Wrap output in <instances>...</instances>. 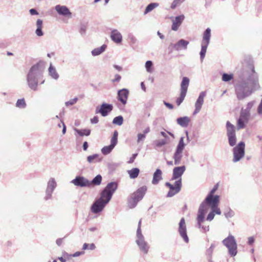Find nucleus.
Masks as SVG:
<instances>
[{"label": "nucleus", "instance_id": "obj_1", "mask_svg": "<svg viewBox=\"0 0 262 262\" xmlns=\"http://www.w3.org/2000/svg\"><path fill=\"white\" fill-rule=\"evenodd\" d=\"M219 184H216L213 188L210 190L209 194L205 199L204 201L200 206L198 216L196 218L197 225L198 227L204 232L209 231V226L205 223V212L206 210V203L219 204L220 196L214 195V193L219 188Z\"/></svg>", "mask_w": 262, "mask_h": 262}, {"label": "nucleus", "instance_id": "obj_2", "mask_svg": "<svg viewBox=\"0 0 262 262\" xmlns=\"http://www.w3.org/2000/svg\"><path fill=\"white\" fill-rule=\"evenodd\" d=\"M42 76V71L40 66L36 64L33 66L27 75V82L30 89L34 91L37 90L39 80Z\"/></svg>", "mask_w": 262, "mask_h": 262}, {"label": "nucleus", "instance_id": "obj_3", "mask_svg": "<svg viewBox=\"0 0 262 262\" xmlns=\"http://www.w3.org/2000/svg\"><path fill=\"white\" fill-rule=\"evenodd\" d=\"M147 187L145 186H143L133 193L128 199V207L130 209L135 208L138 203L143 199Z\"/></svg>", "mask_w": 262, "mask_h": 262}, {"label": "nucleus", "instance_id": "obj_4", "mask_svg": "<svg viewBox=\"0 0 262 262\" xmlns=\"http://www.w3.org/2000/svg\"><path fill=\"white\" fill-rule=\"evenodd\" d=\"M223 245L228 250L229 254L232 256H235L237 253V244L235 237L231 234L222 241Z\"/></svg>", "mask_w": 262, "mask_h": 262}, {"label": "nucleus", "instance_id": "obj_5", "mask_svg": "<svg viewBox=\"0 0 262 262\" xmlns=\"http://www.w3.org/2000/svg\"><path fill=\"white\" fill-rule=\"evenodd\" d=\"M118 185L116 182H111L107 184L104 189L100 193V197L99 198L104 201L107 204L111 200L112 196L116 189Z\"/></svg>", "mask_w": 262, "mask_h": 262}, {"label": "nucleus", "instance_id": "obj_6", "mask_svg": "<svg viewBox=\"0 0 262 262\" xmlns=\"http://www.w3.org/2000/svg\"><path fill=\"white\" fill-rule=\"evenodd\" d=\"M141 220L138 223V229L137 230L136 243L138 245L140 251L144 254H146L149 250V246L145 241L144 237L141 233Z\"/></svg>", "mask_w": 262, "mask_h": 262}, {"label": "nucleus", "instance_id": "obj_7", "mask_svg": "<svg viewBox=\"0 0 262 262\" xmlns=\"http://www.w3.org/2000/svg\"><path fill=\"white\" fill-rule=\"evenodd\" d=\"M211 38V29L208 28L203 34V38L201 43V50L200 53L201 62L203 61L206 53L207 49L209 44Z\"/></svg>", "mask_w": 262, "mask_h": 262}, {"label": "nucleus", "instance_id": "obj_8", "mask_svg": "<svg viewBox=\"0 0 262 262\" xmlns=\"http://www.w3.org/2000/svg\"><path fill=\"white\" fill-rule=\"evenodd\" d=\"M235 91L237 97L239 100L249 96L253 92L248 84L245 82L238 84L236 86Z\"/></svg>", "mask_w": 262, "mask_h": 262}, {"label": "nucleus", "instance_id": "obj_9", "mask_svg": "<svg viewBox=\"0 0 262 262\" xmlns=\"http://www.w3.org/2000/svg\"><path fill=\"white\" fill-rule=\"evenodd\" d=\"M245 144L244 142H240L233 148V159L234 163L239 161L245 156Z\"/></svg>", "mask_w": 262, "mask_h": 262}, {"label": "nucleus", "instance_id": "obj_10", "mask_svg": "<svg viewBox=\"0 0 262 262\" xmlns=\"http://www.w3.org/2000/svg\"><path fill=\"white\" fill-rule=\"evenodd\" d=\"M189 84V78L186 77H183L181 83L180 96L176 100L177 104L178 106L182 103L186 96Z\"/></svg>", "mask_w": 262, "mask_h": 262}, {"label": "nucleus", "instance_id": "obj_11", "mask_svg": "<svg viewBox=\"0 0 262 262\" xmlns=\"http://www.w3.org/2000/svg\"><path fill=\"white\" fill-rule=\"evenodd\" d=\"M165 185L169 188V191L167 194V196L170 198L178 193L182 187V182L180 180L175 181L173 184L169 182H166Z\"/></svg>", "mask_w": 262, "mask_h": 262}, {"label": "nucleus", "instance_id": "obj_12", "mask_svg": "<svg viewBox=\"0 0 262 262\" xmlns=\"http://www.w3.org/2000/svg\"><path fill=\"white\" fill-rule=\"evenodd\" d=\"M57 187L56 181L54 178H50L47 183L46 190V195L44 199L47 201L52 198V194L54 189Z\"/></svg>", "mask_w": 262, "mask_h": 262}, {"label": "nucleus", "instance_id": "obj_13", "mask_svg": "<svg viewBox=\"0 0 262 262\" xmlns=\"http://www.w3.org/2000/svg\"><path fill=\"white\" fill-rule=\"evenodd\" d=\"M209 205L211 208V212L208 214L207 216L206 220L209 222L212 221L214 217L215 214L221 215V211L220 209L219 208V204L215 203H206V210L205 213L206 212L207 210V205Z\"/></svg>", "mask_w": 262, "mask_h": 262}, {"label": "nucleus", "instance_id": "obj_14", "mask_svg": "<svg viewBox=\"0 0 262 262\" xmlns=\"http://www.w3.org/2000/svg\"><path fill=\"white\" fill-rule=\"evenodd\" d=\"M107 205L104 201L100 199H97L91 206V210L94 213H98L101 212Z\"/></svg>", "mask_w": 262, "mask_h": 262}, {"label": "nucleus", "instance_id": "obj_15", "mask_svg": "<svg viewBox=\"0 0 262 262\" xmlns=\"http://www.w3.org/2000/svg\"><path fill=\"white\" fill-rule=\"evenodd\" d=\"M71 183L75 186L81 187H90V181L82 176H77Z\"/></svg>", "mask_w": 262, "mask_h": 262}, {"label": "nucleus", "instance_id": "obj_16", "mask_svg": "<svg viewBox=\"0 0 262 262\" xmlns=\"http://www.w3.org/2000/svg\"><path fill=\"white\" fill-rule=\"evenodd\" d=\"M179 233L186 243L189 242V238L187 234L186 225L185 219L182 218L179 224Z\"/></svg>", "mask_w": 262, "mask_h": 262}, {"label": "nucleus", "instance_id": "obj_17", "mask_svg": "<svg viewBox=\"0 0 262 262\" xmlns=\"http://www.w3.org/2000/svg\"><path fill=\"white\" fill-rule=\"evenodd\" d=\"M189 43L188 41L181 39L176 43H170L169 48H171L172 49L177 51L182 50H186Z\"/></svg>", "mask_w": 262, "mask_h": 262}, {"label": "nucleus", "instance_id": "obj_18", "mask_svg": "<svg viewBox=\"0 0 262 262\" xmlns=\"http://www.w3.org/2000/svg\"><path fill=\"white\" fill-rule=\"evenodd\" d=\"M55 10L60 15L63 16L68 18L72 17V13L69 8L66 6L57 5L55 7Z\"/></svg>", "mask_w": 262, "mask_h": 262}, {"label": "nucleus", "instance_id": "obj_19", "mask_svg": "<svg viewBox=\"0 0 262 262\" xmlns=\"http://www.w3.org/2000/svg\"><path fill=\"white\" fill-rule=\"evenodd\" d=\"M186 170L185 166L176 167L173 168L172 171V176L170 181L180 180L182 182L181 177Z\"/></svg>", "mask_w": 262, "mask_h": 262}, {"label": "nucleus", "instance_id": "obj_20", "mask_svg": "<svg viewBox=\"0 0 262 262\" xmlns=\"http://www.w3.org/2000/svg\"><path fill=\"white\" fill-rule=\"evenodd\" d=\"M250 118V116L248 115L241 112L240 116L237 122V128L241 129L245 127Z\"/></svg>", "mask_w": 262, "mask_h": 262}, {"label": "nucleus", "instance_id": "obj_21", "mask_svg": "<svg viewBox=\"0 0 262 262\" xmlns=\"http://www.w3.org/2000/svg\"><path fill=\"white\" fill-rule=\"evenodd\" d=\"M205 92H201L195 103V110L193 112V115H196L201 111L202 105L204 103V97L206 96Z\"/></svg>", "mask_w": 262, "mask_h": 262}, {"label": "nucleus", "instance_id": "obj_22", "mask_svg": "<svg viewBox=\"0 0 262 262\" xmlns=\"http://www.w3.org/2000/svg\"><path fill=\"white\" fill-rule=\"evenodd\" d=\"M251 73L248 77V81L252 85L256 86L258 85V75L256 72L253 66L250 67Z\"/></svg>", "mask_w": 262, "mask_h": 262}, {"label": "nucleus", "instance_id": "obj_23", "mask_svg": "<svg viewBox=\"0 0 262 262\" xmlns=\"http://www.w3.org/2000/svg\"><path fill=\"white\" fill-rule=\"evenodd\" d=\"M113 110V105L112 104L103 103L100 108L97 107L96 113H100L102 116H106L108 113Z\"/></svg>", "mask_w": 262, "mask_h": 262}, {"label": "nucleus", "instance_id": "obj_24", "mask_svg": "<svg viewBox=\"0 0 262 262\" xmlns=\"http://www.w3.org/2000/svg\"><path fill=\"white\" fill-rule=\"evenodd\" d=\"M128 95L129 91L126 89H122L118 91L117 98L122 104L125 105L127 103Z\"/></svg>", "mask_w": 262, "mask_h": 262}, {"label": "nucleus", "instance_id": "obj_25", "mask_svg": "<svg viewBox=\"0 0 262 262\" xmlns=\"http://www.w3.org/2000/svg\"><path fill=\"white\" fill-rule=\"evenodd\" d=\"M185 16L183 14L180 15L174 18H172V24L171 26V29L173 31H177L179 27L182 24L184 20Z\"/></svg>", "mask_w": 262, "mask_h": 262}, {"label": "nucleus", "instance_id": "obj_26", "mask_svg": "<svg viewBox=\"0 0 262 262\" xmlns=\"http://www.w3.org/2000/svg\"><path fill=\"white\" fill-rule=\"evenodd\" d=\"M110 37L111 39L116 43L119 44L122 41V35L117 29H113L111 32Z\"/></svg>", "mask_w": 262, "mask_h": 262}, {"label": "nucleus", "instance_id": "obj_27", "mask_svg": "<svg viewBox=\"0 0 262 262\" xmlns=\"http://www.w3.org/2000/svg\"><path fill=\"white\" fill-rule=\"evenodd\" d=\"M162 179V171L159 169H156V171L153 174L152 184L154 185H157Z\"/></svg>", "mask_w": 262, "mask_h": 262}, {"label": "nucleus", "instance_id": "obj_28", "mask_svg": "<svg viewBox=\"0 0 262 262\" xmlns=\"http://www.w3.org/2000/svg\"><path fill=\"white\" fill-rule=\"evenodd\" d=\"M183 151L177 149H176L173 157L175 165H179L181 163L183 156Z\"/></svg>", "mask_w": 262, "mask_h": 262}, {"label": "nucleus", "instance_id": "obj_29", "mask_svg": "<svg viewBox=\"0 0 262 262\" xmlns=\"http://www.w3.org/2000/svg\"><path fill=\"white\" fill-rule=\"evenodd\" d=\"M190 121V118L187 116L180 117L177 119V123L183 127H187Z\"/></svg>", "mask_w": 262, "mask_h": 262}, {"label": "nucleus", "instance_id": "obj_30", "mask_svg": "<svg viewBox=\"0 0 262 262\" xmlns=\"http://www.w3.org/2000/svg\"><path fill=\"white\" fill-rule=\"evenodd\" d=\"M49 74L52 78L57 80L59 78V74H58L56 68L53 67L52 63H50L49 68L48 69Z\"/></svg>", "mask_w": 262, "mask_h": 262}, {"label": "nucleus", "instance_id": "obj_31", "mask_svg": "<svg viewBox=\"0 0 262 262\" xmlns=\"http://www.w3.org/2000/svg\"><path fill=\"white\" fill-rule=\"evenodd\" d=\"M226 126L227 136L236 134L235 127L234 125L231 124L229 121H228L226 122Z\"/></svg>", "mask_w": 262, "mask_h": 262}, {"label": "nucleus", "instance_id": "obj_32", "mask_svg": "<svg viewBox=\"0 0 262 262\" xmlns=\"http://www.w3.org/2000/svg\"><path fill=\"white\" fill-rule=\"evenodd\" d=\"M106 48V45H103L99 48H95L91 51L92 55L93 56H96L100 55L105 51Z\"/></svg>", "mask_w": 262, "mask_h": 262}, {"label": "nucleus", "instance_id": "obj_33", "mask_svg": "<svg viewBox=\"0 0 262 262\" xmlns=\"http://www.w3.org/2000/svg\"><path fill=\"white\" fill-rule=\"evenodd\" d=\"M116 145L111 142L108 146H105L101 148V151L104 155H107L110 154Z\"/></svg>", "mask_w": 262, "mask_h": 262}, {"label": "nucleus", "instance_id": "obj_34", "mask_svg": "<svg viewBox=\"0 0 262 262\" xmlns=\"http://www.w3.org/2000/svg\"><path fill=\"white\" fill-rule=\"evenodd\" d=\"M37 29L35 30V33L38 36H42L43 35V33L42 31V21L38 19L36 21Z\"/></svg>", "mask_w": 262, "mask_h": 262}, {"label": "nucleus", "instance_id": "obj_35", "mask_svg": "<svg viewBox=\"0 0 262 262\" xmlns=\"http://www.w3.org/2000/svg\"><path fill=\"white\" fill-rule=\"evenodd\" d=\"M255 101H252L248 102L246 106V108H242L241 112L248 115L250 116V111L253 107Z\"/></svg>", "mask_w": 262, "mask_h": 262}, {"label": "nucleus", "instance_id": "obj_36", "mask_svg": "<svg viewBox=\"0 0 262 262\" xmlns=\"http://www.w3.org/2000/svg\"><path fill=\"white\" fill-rule=\"evenodd\" d=\"M102 160L101 158H99L98 154H94L87 157V161L89 163L99 162Z\"/></svg>", "mask_w": 262, "mask_h": 262}, {"label": "nucleus", "instance_id": "obj_37", "mask_svg": "<svg viewBox=\"0 0 262 262\" xmlns=\"http://www.w3.org/2000/svg\"><path fill=\"white\" fill-rule=\"evenodd\" d=\"M139 172V169L138 168H134L127 171V172L130 179L136 178L138 176Z\"/></svg>", "mask_w": 262, "mask_h": 262}, {"label": "nucleus", "instance_id": "obj_38", "mask_svg": "<svg viewBox=\"0 0 262 262\" xmlns=\"http://www.w3.org/2000/svg\"><path fill=\"white\" fill-rule=\"evenodd\" d=\"M159 6V4L157 3H150L146 7L145 10L144 12V14L146 15L149 12H151L155 8L158 7Z\"/></svg>", "mask_w": 262, "mask_h": 262}, {"label": "nucleus", "instance_id": "obj_39", "mask_svg": "<svg viewBox=\"0 0 262 262\" xmlns=\"http://www.w3.org/2000/svg\"><path fill=\"white\" fill-rule=\"evenodd\" d=\"M74 131L80 136H88L91 134V130L89 129H78L75 128H74Z\"/></svg>", "mask_w": 262, "mask_h": 262}, {"label": "nucleus", "instance_id": "obj_40", "mask_svg": "<svg viewBox=\"0 0 262 262\" xmlns=\"http://www.w3.org/2000/svg\"><path fill=\"white\" fill-rule=\"evenodd\" d=\"M224 214L227 219H229L232 217L234 215L235 213L233 210L230 208L228 207L224 211Z\"/></svg>", "mask_w": 262, "mask_h": 262}, {"label": "nucleus", "instance_id": "obj_41", "mask_svg": "<svg viewBox=\"0 0 262 262\" xmlns=\"http://www.w3.org/2000/svg\"><path fill=\"white\" fill-rule=\"evenodd\" d=\"M102 181V177L101 175L98 174L96 176L92 181H90V186H92V184L94 185H99Z\"/></svg>", "mask_w": 262, "mask_h": 262}, {"label": "nucleus", "instance_id": "obj_42", "mask_svg": "<svg viewBox=\"0 0 262 262\" xmlns=\"http://www.w3.org/2000/svg\"><path fill=\"white\" fill-rule=\"evenodd\" d=\"M227 137L230 146L232 147L235 146L237 141L236 134L228 136Z\"/></svg>", "mask_w": 262, "mask_h": 262}, {"label": "nucleus", "instance_id": "obj_43", "mask_svg": "<svg viewBox=\"0 0 262 262\" xmlns=\"http://www.w3.org/2000/svg\"><path fill=\"white\" fill-rule=\"evenodd\" d=\"M123 118L121 116L116 117L113 120V123L118 125H121L123 124Z\"/></svg>", "mask_w": 262, "mask_h": 262}, {"label": "nucleus", "instance_id": "obj_44", "mask_svg": "<svg viewBox=\"0 0 262 262\" xmlns=\"http://www.w3.org/2000/svg\"><path fill=\"white\" fill-rule=\"evenodd\" d=\"M152 66V62L150 60H148L145 62V67L148 73H151L153 72Z\"/></svg>", "mask_w": 262, "mask_h": 262}, {"label": "nucleus", "instance_id": "obj_45", "mask_svg": "<svg viewBox=\"0 0 262 262\" xmlns=\"http://www.w3.org/2000/svg\"><path fill=\"white\" fill-rule=\"evenodd\" d=\"M184 137H181L180 139V141L179 142V143H178V145L177 146L176 149L181 150H184L185 146V144L184 143Z\"/></svg>", "mask_w": 262, "mask_h": 262}, {"label": "nucleus", "instance_id": "obj_46", "mask_svg": "<svg viewBox=\"0 0 262 262\" xmlns=\"http://www.w3.org/2000/svg\"><path fill=\"white\" fill-rule=\"evenodd\" d=\"M154 143L157 147H160L167 143L166 139L157 140L154 142Z\"/></svg>", "mask_w": 262, "mask_h": 262}, {"label": "nucleus", "instance_id": "obj_47", "mask_svg": "<svg viewBox=\"0 0 262 262\" xmlns=\"http://www.w3.org/2000/svg\"><path fill=\"white\" fill-rule=\"evenodd\" d=\"M185 0H173L171 5V8L173 9L182 4Z\"/></svg>", "mask_w": 262, "mask_h": 262}, {"label": "nucleus", "instance_id": "obj_48", "mask_svg": "<svg viewBox=\"0 0 262 262\" xmlns=\"http://www.w3.org/2000/svg\"><path fill=\"white\" fill-rule=\"evenodd\" d=\"M233 74H228L226 73L223 74L222 76V80L225 82H228L233 79Z\"/></svg>", "mask_w": 262, "mask_h": 262}, {"label": "nucleus", "instance_id": "obj_49", "mask_svg": "<svg viewBox=\"0 0 262 262\" xmlns=\"http://www.w3.org/2000/svg\"><path fill=\"white\" fill-rule=\"evenodd\" d=\"M78 101V98L77 97H75L73 99H71L70 100L66 101L65 102V105L66 106L68 107L71 105H73L76 103V102Z\"/></svg>", "mask_w": 262, "mask_h": 262}, {"label": "nucleus", "instance_id": "obj_50", "mask_svg": "<svg viewBox=\"0 0 262 262\" xmlns=\"http://www.w3.org/2000/svg\"><path fill=\"white\" fill-rule=\"evenodd\" d=\"M16 105L19 108H24L26 106V103L24 99H18L16 102Z\"/></svg>", "mask_w": 262, "mask_h": 262}, {"label": "nucleus", "instance_id": "obj_51", "mask_svg": "<svg viewBox=\"0 0 262 262\" xmlns=\"http://www.w3.org/2000/svg\"><path fill=\"white\" fill-rule=\"evenodd\" d=\"M95 246L94 244H88L86 243H84L82 247L83 250L90 249V250H94L95 249Z\"/></svg>", "mask_w": 262, "mask_h": 262}, {"label": "nucleus", "instance_id": "obj_52", "mask_svg": "<svg viewBox=\"0 0 262 262\" xmlns=\"http://www.w3.org/2000/svg\"><path fill=\"white\" fill-rule=\"evenodd\" d=\"M118 132L115 130L114 132L113 136V137L111 138V142H112L113 144H115L117 145V142H118V138H118Z\"/></svg>", "mask_w": 262, "mask_h": 262}, {"label": "nucleus", "instance_id": "obj_53", "mask_svg": "<svg viewBox=\"0 0 262 262\" xmlns=\"http://www.w3.org/2000/svg\"><path fill=\"white\" fill-rule=\"evenodd\" d=\"M146 136L141 133H139L137 135V142L140 143L141 141H143L145 138Z\"/></svg>", "mask_w": 262, "mask_h": 262}, {"label": "nucleus", "instance_id": "obj_54", "mask_svg": "<svg viewBox=\"0 0 262 262\" xmlns=\"http://www.w3.org/2000/svg\"><path fill=\"white\" fill-rule=\"evenodd\" d=\"M215 248V244H211L210 247L207 250V254L209 255H211L212 253V252Z\"/></svg>", "mask_w": 262, "mask_h": 262}, {"label": "nucleus", "instance_id": "obj_55", "mask_svg": "<svg viewBox=\"0 0 262 262\" xmlns=\"http://www.w3.org/2000/svg\"><path fill=\"white\" fill-rule=\"evenodd\" d=\"M128 38L132 43H135L137 41L136 37L132 34H129L128 35Z\"/></svg>", "mask_w": 262, "mask_h": 262}, {"label": "nucleus", "instance_id": "obj_56", "mask_svg": "<svg viewBox=\"0 0 262 262\" xmlns=\"http://www.w3.org/2000/svg\"><path fill=\"white\" fill-rule=\"evenodd\" d=\"M255 242V238L253 236H250L248 238V244L252 246Z\"/></svg>", "mask_w": 262, "mask_h": 262}, {"label": "nucleus", "instance_id": "obj_57", "mask_svg": "<svg viewBox=\"0 0 262 262\" xmlns=\"http://www.w3.org/2000/svg\"><path fill=\"white\" fill-rule=\"evenodd\" d=\"M257 112L259 115H262V99L257 107Z\"/></svg>", "mask_w": 262, "mask_h": 262}, {"label": "nucleus", "instance_id": "obj_58", "mask_svg": "<svg viewBox=\"0 0 262 262\" xmlns=\"http://www.w3.org/2000/svg\"><path fill=\"white\" fill-rule=\"evenodd\" d=\"M121 77L119 74H116L115 78L112 80L113 82H119L121 80Z\"/></svg>", "mask_w": 262, "mask_h": 262}, {"label": "nucleus", "instance_id": "obj_59", "mask_svg": "<svg viewBox=\"0 0 262 262\" xmlns=\"http://www.w3.org/2000/svg\"><path fill=\"white\" fill-rule=\"evenodd\" d=\"M91 123L92 124H96L98 122V117L97 116H95L93 118L90 120Z\"/></svg>", "mask_w": 262, "mask_h": 262}, {"label": "nucleus", "instance_id": "obj_60", "mask_svg": "<svg viewBox=\"0 0 262 262\" xmlns=\"http://www.w3.org/2000/svg\"><path fill=\"white\" fill-rule=\"evenodd\" d=\"M29 12L30 13V14L32 15H37L38 14V13L37 12V11L34 9H31L29 10Z\"/></svg>", "mask_w": 262, "mask_h": 262}, {"label": "nucleus", "instance_id": "obj_61", "mask_svg": "<svg viewBox=\"0 0 262 262\" xmlns=\"http://www.w3.org/2000/svg\"><path fill=\"white\" fill-rule=\"evenodd\" d=\"M86 29L84 26H82L80 28L79 32L81 35L84 34L85 33Z\"/></svg>", "mask_w": 262, "mask_h": 262}, {"label": "nucleus", "instance_id": "obj_62", "mask_svg": "<svg viewBox=\"0 0 262 262\" xmlns=\"http://www.w3.org/2000/svg\"><path fill=\"white\" fill-rule=\"evenodd\" d=\"M164 103L168 108H169L170 110H172L173 108V105L170 103H169L166 102H164Z\"/></svg>", "mask_w": 262, "mask_h": 262}, {"label": "nucleus", "instance_id": "obj_63", "mask_svg": "<svg viewBox=\"0 0 262 262\" xmlns=\"http://www.w3.org/2000/svg\"><path fill=\"white\" fill-rule=\"evenodd\" d=\"M149 132L150 128L149 127H147L145 129H144V130L143 131V134L146 136V134H148Z\"/></svg>", "mask_w": 262, "mask_h": 262}, {"label": "nucleus", "instance_id": "obj_64", "mask_svg": "<svg viewBox=\"0 0 262 262\" xmlns=\"http://www.w3.org/2000/svg\"><path fill=\"white\" fill-rule=\"evenodd\" d=\"M88 147V144L87 142H84L83 144V149L84 150H86Z\"/></svg>", "mask_w": 262, "mask_h": 262}]
</instances>
